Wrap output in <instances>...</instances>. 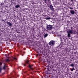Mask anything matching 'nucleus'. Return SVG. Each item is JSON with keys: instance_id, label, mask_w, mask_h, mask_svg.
Segmentation results:
<instances>
[{"instance_id": "f257e3e1", "label": "nucleus", "mask_w": 78, "mask_h": 78, "mask_svg": "<svg viewBox=\"0 0 78 78\" xmlns=\"http://www.w3.org/2000/svg\"><path fill=\"white\" fill-rule=\"evenodd\" d=\"M2 63L0 62V73H1L2 70H6V69L8 67V66L6 65L5 63H4V66H3L2 69Z\"/></svg>"}, {"instance_id": "f03ea898", "label": "nucleus", "mask_w": 78, "mask_h": 78, "mask_svg": "<svg viewBox=\"0 0 78 78\" xmlns=\"http://www.w3.org/2000/svg\"><path fill=\"white\" fill-rule=\"evenodd\" d=\"M25 62L26 64H29L28 67L30 69L33 70V68L31 67H33V66H34V65L33 64H29V61L28 60H26V61H25Z\"/></svg>"}, {"instance_id": "7ed1b4c3", "label": "nucleus", "mask_w": 78, "mask_h": 78, "mask_svg": "<svg viewBox=\"0 0 78 78\" xmlns=\"http://www.w3.org/2000/svg\"><path fill=\"white\" fill-rule=\"evenodd\" d=\"M46 29L48 30H51L53 29V27L51 25H47L46 26Z\"/></svg>"}, {"instance_id": "20e7f679", "label": "nucleus", "mask_w": 78, "mask_h": 78, "mask_svg": "<svg viewBox=\"0 0 78 78\" xmlns=\"http://www.w3.org/2000/svg\"><path fill=\"white\" fill-rule=\"evenodd\" d=\"M47 70L46 71H45V73L46 74H50V72H51V69L50 67H47Z\"/></svg>"}, {"instance_id": "39448f33", "label": "nucleus", "mask_w": 78, "mask_h": 78, "mask_svg": "<svg viewBox=\"0 0 78 78\" xmlns=\"http://www.w3.org/2000/svg\"><path fill=\"white\" fill-rule=\"evenodd\" d=\"M55 42L56 41H55L52 40L51 41H50V42L48 43L49 45H51V46L54 45L55 44Z\"/></svg>"}, {"instance_id": "423d86ee", "label": "nucleus", "mask_w": 78, "mask_h": 78, "mask_svg": "<svg viewBox=\"0 0 78 78\" xmlns=\"http://www.w3.org/2000/svg\"><path fill=\"white\" fill-rule=\"evenodd\" d=\"M71 31L72 34H75V33H76V30L74 29L73 28H71Z\"/></svg>"}, {"instance_id": "0eeeda50", "label": "nucleus", "mask_w": 78, "mask_h": 78, "mask_svg": "<svg viewBox=\"0 0 78 78\" xmlns=\"http://www.w3.org/2000/svg\"><path fill=\"white\" fill-rule=\"evenodd\" d=\"M51 10V11H54V8H53V6L52 5H50L49 6Z\"/></svg>"}, {"instance_id": "6e6552de", "label": "nucleus", "mask_w": 78, "mask_h": 78, "mask_svg": "<svg viewBox=\"0 0 78 78\" xmlns=\"http://www.w3.org/2000/svg\"><path fill=\"white\" fill-rule=\"evenodd\" d=\"M70 12L71 14H72L73 15L74 14H75V12L73 10H71L70 11Z\"/></svg>"}, {"instance_id": "1a4fd4ad", "label": "nucleus", "mask_w": 78, "mask_h": 78, "mask_svg": "<svg viewBox=\"0 0 78 78\" xmlns=\"http://www.w3.org/2000/svg\"><path fill=\"white\" fill-rule=\"evenodd\" d=\"M15 8H16V9H18L19 8H20V5H15Z\"/></svg>"}, {"instance_id": "9d476101", "label": "nucleus", "mask_w": 78, "mask_h": 78, "mask_svg": "<svg viewBox=\"0 0 78 78\" xmlns=\"http://www.w3.org/2000/svg\"><path fill=\"white\" fill-rule=\"evenodd\" d=\"M67 33H68L69 34H72L71 30H68L67 32Z\"/></svg>"}, {"instance_id": "9b49d317", "label": "nucleus", "mask_w": 78, "mask_h": 78, "mask_svg": "<svg viewBox=\"0 0 78 78\" xmlns=\"http://www.w3.org/2000/svg\"><path fill=\"white\" fill-rule=\"evenodd\" d=\"M69 66H71V67H73L75 66V65L73 63L72 64H70L69 65Z\"/></svg>"}, {"instance_id": "f8f14e48", "label": "nucleus", "mask_w": 78, "mask_h": 78, "mask_svg": "<svg viewBox=\"0 0 78 78\" xmlns=\"http://www.w3.org/2000/svg\"><path fill=\"white\" fill-rule=\"evenodd\" d=\"M8 25L9 26V27H11L12 26V24L10 23V22H9V23Z\"/></svg>"}, {"instance_id": "ddd939ff", "label": "nucleus", "mask_w": 78, "mask_h": 78, "mask_svg": "<svg viewBox=\"0 0 78 78\" xmlns=\"http://www.w3.org/2000/svg\"><path fill=\"white\" fill-rule=\"evenodd\" d=\"M10 61V60L9 59H7L5 60V62H9Z\"/></svg>"}, {"instance_id": "4468645a", "label": "nucleus", "mask_w": 78, "mask_h": 78, "mask_svg": "<svg viewBox=\"0 0 78 78\" xmlns=\"http://www.w3.org/2000/svg\"><path fill=\"white\" fill-rule=\"evenodd\" d=\"M48 2H49V0H44V2L46 3H48Z\"/></svg>"}, {"instance_id": "2eb2a0df", "label": "nucleus", "mask_w": 78, "mask_h": 78, "mask_svg": "<svg viewBox=\"0 0 78 78\" xmlns=\"http://www.w3.org/2000/svg\"><path fill=\"white\" fill-rule=\"evenodd\" d=\"M22 65H23L24 67H25L26 66V64H25L24 63H21Z\"/></svg>"}, {"instance_id": "dca6fc26", "label": "nucleus", "mask_w": 78, "mask_h": 78, "mask_svg": "<svg viewBox=\"0 0 78 78\" xmlns=\"http://www.w3.org/2000/svg\"><path fill=\"white\" fill-rule=\"evenodd\" d=\"M73 70H75L74 67L73 68V69H71V72H73Z\"/></svg>"}, {"instance_id": "f3484780", "label": "nucleus", "mask_w": 78, "mask_h": 78, "mask_svg": "<svg viewBox=\"0 0 78 78\" xmlns=\"http://www.w3.org/2000/svg\"><path fill=\"white\" fill-rule=\"evenodd\" d=\"M51 19L50 17H47L46 20H49V19Z\"/></svg>"}, {"instance_id": "a211bd4d", "label": "nucleus", "mask_w": 78, "mask_h": 78, "mask_svg": "<svg viewBox=\"0 0 78 78\" xmlns=\"http://www.w3.org/2000/svg\"><path fill=\"white\" fill-rule=\"evenodd\" d=\"M70 36H71V35L70 34H68L67 36L68 37H70Z\"/></svg>"}, {"instance_id": "6ab92c4d", "label": "nucleus", "mask_w": 78, "mask_h": 78, "mask_svg": "<svg viewBox=\"0 0 78 78\" xmlns=\"http://www.w3.org/2000/svg\"><path fill=\"white\" fill-rule=\"evenodd\" d=\"M47 36H48V34H45L44 35V37H47Z\"/></svg>"}, {"instance_id": "aec40b11", "label": "nucleus", "mask_w": 78, "mask_h": 78, "mask_svg": "<svg viewBox=\"0 0 78 78\" xmlns=\"http://www.w3.org/2000/svg\"><path fill=\"white\" fill-rule=\"evenodd\" d=\"M69 9H73V8H72V7H69Z\"/></svg>"}, {"instance_id": "412c9836", "label": "nucleus", "mask_w": 78, "mask_h": 78, "mask_svg": "<svg viewBox=\"0 0 78 78\" xmlns=\"http://www.w3.org/2000/svg\"><path fill=\"white\" fill-rule=\"evenodd\" d=\"M9 22H8L7 21H6L5 22V23H7V24H8V23H9Z\"/></svg>"}, {"instance_id": "4be33fe9", "label": "nucleus", "mask_w": 78, "mask_h": 78, "mask_svg": "<svg viewBox=\"0 0 78 78\" xmlns=\"http://www.w3.org/2000/svg\"><path fill=\"white\" fill-rule=\"evenodd\" d=\"M4 4H4V3H3V2H2V3H1V5H4Z\"/></svg>"}, {"instance_id": "5701e85b", "label": "nucleus", "mask_w": 78, "mask_h": 78, "mask_svg": "<svg viewBox=\"0 0 78 78\" xmlns=\"http://www.w3.org/2000/svg\"><path fill=\"white\" fill-rule=\"evenodd\" d=\"M76 34L78 35V31H77L76 32Z\"/></svg>"}, {"instance_id": "b1692460", "label": "nucleus", "mask_w": 78, "mask_h": 78, "mask_svg": "<svg viewBox=\"0 0 78 78\" xmlns=\"http://www.w3.org/2000/svg\"><path fill=\"white\" fill-rule=\"evenodd\" d=\"M23 53H25V51H23Z\"/></svg>"}, {"instance_id": "393cba45", "label": "nucleus", "mask_w": 78, "mask_h": 78, "mask_svg": "<svg viewBox=\"0 0 78 78\" xmlns=\"http://www.w3.org/2000/svg\"><path fill=\"white\" fill-rule=\"evenodd\" d=\"M4 22H6V20H3Z\"/></svg>"}, {"instance_id": "a878e982", "label": "nucleus", "mask_w": 78, "mask_h": 78, "mask_svg": "<svg viewBox=\"0 0 78 78\" xmlns=\"http://www.w3.org/2000/svg\"><path fill=\"white\" fill-rule=\"evenodd\" d=\"M5 20V21L7 20H8V19L6 18Z\"/></svg>"}, {"instance_id": "bb28decb", "label": "nucleus", "mask_w": 78, "mask_h": 78, "mask_svg": "<svg viewBox=\"0 0 78 78\" xmlns=\"http://www.w3.org/2000/svg\"><path fill=\"white\" fill-rule=\"evenodd\" d=\"M14 59H16V58H15Z\"/></svg>"}, {"instance_id": "cd10ccee", "label": "nucleus", "mask_w": 78, "mask_h": 78, "mask_svg": "<svg viewBox=\"0 0 78 78\" xmlns=\"http://www.w3.org/2000/svg\"><path fill=\"white\" fill-rule=\"evenodd\" d=\"M71 0V1H72V0Z\"/></svg>"}, {"instance_id": "c85d7f7f", "label": "nucleus", "mask_w": 78, "mask_h": 78, "mask_svg": "<svg viewBox=\"0 0 78 78\" xmlns=\"http://www.w3.org/2000/svg\"><path fill=\"white\" fill-rule=\"evenodd\" d=\"M70 63H71V62H70Z\"/></svg>"}]
</instances>
